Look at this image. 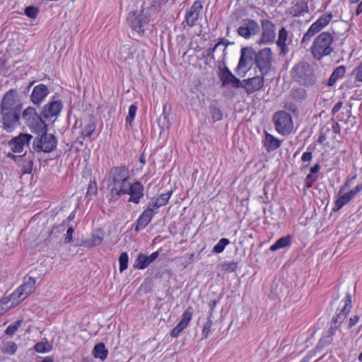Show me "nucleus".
Segmentation results:
<instances>
[{
    "label": "nucleus",
    "mask_w": 362,
    "mask_h": 362,
    "mask_svg": "<svg viewBox=\"0 0 362 362\" xmlns=\"http://www.w3.org/2000/svg\"><path fill=\"white\" fill-rule=\"evenodd\" d=\"M23 118L30 131L40 136L33 141V148L37 151L49 153L57 146V140L52 134H47V125L34 107H27L23 112Z\"/></svg>",
    "instance_id": "1"
},
{
    "label": "nucleus",
    "mask_w": 362,
    "mask_h": 362,
    "mask_svg": "<svg viewBox=\"0 0 362 362\" xmlns=\"http://www.w3.org/2000/svg\"><path fill=\"white\" fill-rule=\"evenodd\" d=\"M36 289V279L32 276H26L23 283L11 294L4 296L0 300V307L4 312L18 305L24 299L35 292Z\"/></svg>",
    "instance_id": "2"
},
{
    "label": "nucleus",
    "mask_w": 362,
    "mask_h": 362,
    "mask_svg": "<svg viewBox=\"0 0 362 362\" xmlns=\"http://www.w3.org/2000/svg\"><path fill=\"white\" fill-rule=\"evenodd\" d=\"M129 178V172L125 166H117L110 170L108 181L112 196H121L127 192Z\"/></svg>",
    "instance_id": "3"
},
{
    "label": "nucleus",
    "mask_w": 362,
    "mask_h": 362,
    "mask_svg": "<svg viewBox=\"0 0 362 362\" xmlns=\"http://www.w3.org/2000/svg\"><path fill=\"white\" fill-rule=\"evenodd\" d=\"M333 42L334 36L331 33L325 31L320 33L314 39L310 47V52L313 58L320 60L324 57L329 55L333 52Z\"/></svg>",
    "instance_id": "4"
},
{
    "label": "nucleus",
    "mask_w": 362,
    "mask_h": 362,
    "mask_svg": "<svg viewBox=\"0 0 362 362\" xmlns=\"http://www.w3.org/2000/svg\"><path fill=\"white\" fill-rule=\"evenodd\" d=\"M291 77L303 86L310 87L316 83L313 68L307 62H300L291 70Z\"/></svg>",
    "instance_id": "5"
},
{
    "label": "nucleus",
    "mask_w": 362,
    "mask_h": 362,
    "mask_svg": "<svg viewBox=\"0 0 362 362\" xmlns=\"http://www.w3.org/2000/svg\"><path fill=\"white\" fill-rule=\"evenodd\" d=\"M332 18L333 15L331 12L321 15L316 21L311 24L308 30L303 35L300 41L301 46L305 47L316 34L319 33L329 24Z\"/></svg>",
    "instance_id": "6"
},
{
    "label": "nucleus",
    "mask_w": 362,
    "mask_h": 362,
    "mask_svg": "<svg viewBox=\"0 0 362 362\" xmlns=\"http://www.w3.org/2000/svg\"><path fill=\"white\" fill-rule=\"evenodd\" d=\"M273 122L277 132L282 135L290 134L293 127L291 116L284 110L275 112L273 115Z\"/></svg>",
    "instance_id": "7"
},
{
    "label": "nucleus",
    "mask_w": 362,
    "mask_h": 362,
    "mask_svg": "<svg viewBox=\"0 0 362 362\" xmlns=\"http://www.w3.org/2000/svg\"><path fill=\"white\" fill-rule=\"evenodd\" d=\"M255 62V50L252 47H243L241 49L240 57L235 68V71L245 74Z\"/></svg>",
    "instance_id": "8"
},
{
    "label": "nucleus",
    "mask_w": 362,
    "mask_h": 362,
    "mask_svg": "<svg viewBox=\"0 0 362 362\" xmlns=\"http://www.w3.org/2000/svg\"><path fill=\"white\" fill-rule=\"evenodd\" d=\"M272 62V52L269 48H264L255 52V63L261 74L265 76L269 71Z\"/></svg>",
    "instance_id": "9"
},
{
    "label": "nucleus",
    "mask_w": 362,
    "mask_h": 362,
    "mask_svg": "<svg viewBox=\"0 0 362 362\" xmlns=\"http://www.w3.org/2000/svg\"><path fill=\"white\" fill-rule=\"evenodd\" d=\"M127 21L134 31L139 35H142L144 33V27L148 23L149 19L143 13L132 12L129 13Z\"/></svg>",
    "instance_id": "10"
},
{
    "label": "nucleus",
    "mask_w": 362,
    "mask_h": 362,
    "mask_svg": "<svg viewBox=\"0 0 362 362\" xmlns=\"http://www.w3.org/2000/svg\"><path fill=\"white\" fill-rule=\"evenodd\" d=\"M33 136L29 134H19L17 136L11 139L8 144L12 151L15 153H21L24 150L25 146H28Z\"/></svg>",
    "instance_id": "11"
},
{
    "label": "nucleus",
    "mask_w": 362,
    "mask_h": 362,
    "mask_svg": "<svg viewBox=\"0 0 362 362\" xmlns=\"http://www.w3.org/2000/svg\"><path fill=\"white\" fill-rule=\"evenodd\" d=\"M3 128L7 132H13L20 124V116L17 111L1 112Z\"/></svg>",
    "instance_id": "12"
},
{
    "label": "nucleus",
    "mask_w": 362,
    "mask_h": 362,
    "mask_svg": "<svg viewBox=\"0 0 362 362\" xmlns=\"http://www.w3.org/2000/svg\"><path fill=\"white\" fill-rule=\"evenodd\" d=\"M259 31V24L254 20L245 19L243 21V25L238 29V33L240 36L248 39L252 35H256Z\"/></svg>",
    "instance_id": "13"
},
{
    "label": "nucleus",
    "mask_w": 362,
    "mask_h": 362,
    "mask_svg": "<svg viewBox=\"0 0 362 362\" xmlns=\"http://www.w3.org/2000/svg\"><path fill=\"white\" fill-rule=\"evenodd\" d=\"M202 9L203 5L201 1L197 0L193 2L190 8L186 12L185 16V22L188 26L193 27L196 25Z\"/></svg>",
    "instance_id": "14"
},
{
    "label": "nucleus",
    "mask_w": 362,
    "mask_h": 362,
    "mask_svg": "<svg viewBox=\"0 0 362 362\" xmlns=\"http://www.w3.org/2000/svg\"><path fill=\"white\" fill-rule=\"evenodd\" d=\"M219 78L223 86H230L233 88H240L242 81L235 77L228 67H224L219 73Z\"/></svg>",
    "instance_id": "15"
},
{
    "label": "nucleus",
    "mask_w": 362,
    "mask_h": 362,
    "mask_svg": "<svg viewBox=\"0 0 362 362\" xmlns=\"http://www.w3.org/2000/svg\"><path fill=\"white\" fill-rule=\"evenodd\" d=\"M264 76H257L250 78L244 79L241 87L245 88L248 94L255 93L261 89L264 86Z\"/></svg>",
    "instance_id": "16"
},
{
    "label": "nucleus",
    "mask_w": 362,
    "mask_h": 362,
    "mask_svg": "<svg viewBox=\"0 0 362 362\" xmlns=\"http://www.w3.org/2000/svg\"><path fill=\"white\" fill-rule=\"evenodd\" d=\"M123 194H129V202L139 204L141 198L144 196V186L139 182L133 184L129 182L127 187V192H124Z\"/></svg>",
    "instance_id": "17"
},
{
    "label": "nucleus",
    "mask_w": 362,
    "mask_h": 362,
    "mask_svg": "<svg viewBox=\"0 0 362 362\" xmlns=\"http://www.w3.org/2000/svg\"><path fill=\"white\" fill-rule=\"evenodd\" d=\"M158 213V211H154L148 205L147 208L141 213L136 221L135 230L139 231L144 229L148 224L151 222L153 217Z\"/></svg>",
    "instance_id": "18"
},
{
    "label": "nucleus",
    "mask_w": 362,
    "mask_h": 362,
    "mask_svg": "<svg viewBox=\"0 0 362 362\" xmlns=\"http://www.w3.org/2000/svg\"><path fill=\"white\" fill-rule=\"evenodd\" d=\"M262 33L261 41L263 43L272 42L276 36L274 24L269 20H267V19L262 20Z\"/></svg>",
    "instance_id": "19"
},
{
    "label": "nucleus",
    "mask_w": 362,
    "mask_h": 362,
    "mask_svg": "<svg viewBox=\"0 0 362 362\" xmlns=\"http://www.w3.org/2000/svg\"><path fill=\"white\" fill-rule=\"evenodd\" d=\"M49 93L48 88L45 84H39L34 87L31 95L30 100L35 105H39L45 100Z\"/></svg>",
    "instance_id": "20"
},
{
    "label": "nucleus",
    "mask_w": 362,
    "mask_h": 362,
    "mask_svg": "<svg viewBox=\"0 0 362 362\" xmlns=\"http://www.w3.org/2000/svg\"><path fill=\"white\" fill-rule=\"evenodd\" d=\"M14 93L13 90H9L4 94L0 105L1 112L16 111L14 109L16 103Z\"/></svg>",
    "instance_id": "21"
},
{
    "label": "nucleus",
    "mask_w": 362,
    "mask_h": 362,
    "mask_svg": "<svg viewBox=\"0 0 362 362\" xmlns=\"http://www.w3.org/2000/svg\"><path fill=\"white\" fill-rule=\"evenodd\" d=\"M172 194L173 191L170 190L166 193L161 194L158 197H153L148 203V205L154 211H158L160 207L167 204Z\"/></svg>",
    "instance_id": "22"
},
{
    "label": "nucleus",
    "mask_w": 362,
    "mask_h": 362,
    "mask_svg": "<svg viewBox=\"0 0 362 362\" xmlns=\"http://www.w3.org/2000/svg\"><path fill=\"white\" fill-rule=\"evenodd\" d=\"M263 143L267 151L272 152L280 147L281 144V140L277 139L267 132H265Z\"/></svg>",
    "instance_id": "23"
},
{
    "label": "nucleus",
    "mask_w": 362,
    "mask_h": 362,
    "mask_svg": "<svg viewBox=\"0 0 362 362\" xmlns=\"http://www.w3.org/2000/svg\"><path fill=\"white\" fill-rule=\"evenodd\" d=\"M351 307V295L349 293L346 294V300H345V304L338 314H337L335 316L333 317L332 322H333L335 324L341 325V322L345 319L346 315L349 312V310Z\"/></svg>",
    "instance_id": "24"
},
{
    "label": "nucleus",
    "mask_w": 362,
    "mask_h": 362,
    "mask_svg": "<svg viewBox=\"0 0 362 362\" xmlns=\"http://www.w3.org/2000/svg\"><path fill=\"white\" fill-rule=\"evenodd\" d=\"M62 109V103L59 100L50 102L44 107V113L47 117L57 116Z\"/></svg>",
    "instance_id": "25"
},
{
    "label": "nucleus",
    "mask_w": 362,
    "mask_h": 362,
    "mask_svg": "<svg viewBox=\"0 0 362 362\" xmlns=\"http://www.w3.org/2000/svg\"><path fill=\"white\" fill-rule=\"evenodd\" d=\"M308 2L305 0L297 1L290 8V13L294 16H303L305 13H308Z\"/></svg>",
    "instance_id": "26"
},
{
    "label": "nucleus",
    "mask_w": 362,
    "mask_h": 362,
    "mask_svg": "<svg viewBox=\"0 0 362 362\" xmlns=\"http://www.w3.org/2000/svg\"><path fill=\"white\" fill-rule=\"evenodd\" d=\"M135 52L136 49L134 47L129 45H124L119 49L118 59L122 62L132 60L134 59Z\"/></svg>",
    "instance_id": "27"
},
{
    "label": "nucleus",
    "mask_w": 362,
    "mask_h": 362,
    "mask_svg": "<svg viewBox=\"0 0 362 362\" xmlns=\"http://www.w3.org/2000/svg\"><path fill=\"white\" fill-rule=\"evenodd\" d=\"M92 354L95 358L104 361L108 355V350L106 349L105 345L103 343H99L94 346Z\"/></svg>",
    "instance_id": "28"
},
{
    "label": "nucleus",
    "mask_w": 362,
    "mask_h": 362,
    "mask_svg": "<svg viewBox=\"0 0 362 362\" xmlns=\"http://www.w3.org/2000/svg\"><path fill=\"white\" fill-rule=\"evenodd\" d=\"M291 244V236L286 235L282 238H280L277 240L275 243L270 246L269 250L272 252L276 251L279 249L286 247Z\"/></svg>",
    "instance_id": "29"
},
{
    "label": "nucleus",
    "mask_w": 362,
    "mask_h": 362,
    "mask_svg": "<svg viewBox=\"0 0 362 362\" xmlns=\"http://www.w3.org/2000/svg\"><path fill=\"white\" fill-rule=\"evenodd\" d=\"M345 67L344 66H339L337 67L333 72L332 73L329 81H328V86H332L335 84L336 81L339 79L342 78L345 74Z\"/></svg>",
    "instance_id": "30"
},
{
    "label": "nucleus",
    "mask_w": 362,
    "mask_h": 362,
    "mask_svg": "<svg viewBox=\"0 0 362 362\" xmlns=\"http://www.w3.org/2000/svg\"><path fill=\"white\" fill-rule=\"evenodd\" d=\"M77 141L81 145L86 146L90 143V125H86L82 129L80 136L77 138Z\"/></svg>",
    "instance_id": "31"
},
{
    "label": "nucleus",
    "mask_w": 362,
    "mask_h": 362,
    "mask_svg": "<svg viewBox=\"0 0 362 362\" xmlns=\"http://www.w3.org/2000/svg\"><path fill=\"white\" fill-rule=\"evenodd\" d=\"M222 44V42H217L213 48L206 50L204 53V58L205 59L206 64L211 63V60H217V57L215 56V52L218 51Z\"/></svg>",
    "instance_id": "32"
},
{
    "label": "nucleus",
    "mask_w": 362,
    "mask_h": 362,
    "mask_svg": "<svg viewBox=\"0 0 362 362\" xmlns=\"http://www.w3.org/2000/svg\"><path fill=\"white\" fill-rule=\"evenodd\" d=\"M351 199V197L349 195V192L344 193L336 199L334 202V207L333 209L334 211H339L344 206L347 204Z\"/></svg>",
    "instance_id": "33"
},
{
    "label": "nucleus",
    "mask_w": 362,
    "mask_h": 362,
    "mask_svg": "<svg viewBox=\"0 0 362 362\" xmlns=\"http://www.w3.org/2000/svg\"><path fill=\"white\" fill-rule=\"evenodd\" d=\"M218 42H222L223 44L221 45L220 53L217 54V62L218 63H224L226 59L227 55V47L230 42L225 39H220Z\"/></svg>",
    "instance_id": "34"
},
{
    "label": "nucleus",
    "mask_w": 362,
    "mask_h": 362,
    "mask_svg": "<svg viewBox=\"0 0 362 362\" xmlns=\"http://www.w3.org/2000/svg\"><path fill=\"white\" fill-rule=\"evenodd\" d=\"M151 264L147 255L139 254L135 260L134 267L139 269H144Z\"/></svg>",
    "instance_id": "35"
},
{
    "label": "nucleus",
    "mask_w": 362,
    "mask_h": 362,
    "mask_svg": "<svg viewBox=\"0 0 362 362\" xmlns=\"http://www.w3.org/2000/svg\"><path fill=\"white\" fill-rule=\"evenodd\" d=\"M288 38V31L284 27L281 28L279 31L278 40L276 44L278 47H279L281 49V52H284L286 47V41Z\"/></svg>",
    "instance_id": "36"
},
{
    "label": "nucleus",
    "mask_w": 362,
    "mask_h": 362,
    "mask_svg": "<svg viewBox=\"0 0 362 362\" xmlns=\"http://www.w3.org/2000/svg\"><path fill=\"white\" fill-rule=\"evenodd\" d=\"M33 349L37 353L45 354L52 350V346L47 341H39L35 344Z\"/></svg>",
    "instance_id": "37"
},
{
    "label": "nucleus",
    "mask_w": 362,
    "mask_h": 362,
    "mask_svg": "<svg viewBox=\"0 0 362 362\" xmlns=\"http://www.w3.org/2000/svg\"><path fill=\"white\" fill-rule=\"evenodd\" d=\"M17 351V345L13 341H7L1 348L4 354L13 355Z\"/></svg>",
    "instance_id": "38"
},
{
    "label": "nucleus",
    "mask_w": 362,
    "mask_h": 362,
    "mask_svg": "<svg viewBox=\"0 0 362 362\" xmlns=\"http://www.w3.org/2000/svg\"><path fill=\"white\" fill-rule=\"evenodd\" d=\"M229 243L230 240L228 239L223 238L214 246L212 252L216 254L221 253Z\"/></svg>",
    "instance_id": "39"
},
{
    "label": "nucleus",
    "mask_w": 362,
    "mask_h": 362,
    "mask_svg": "<svg viewBox=\"0 0 362 362\" xmlns=\"http://www.w3.org/2000/svg\"><path fill=\"white\" fill-rule=\"evenodd\" d=\"M333 335L334 334L329 331L325 332L318 342V346H321L322 348L330 344L332 341Z\"/></svg>",
    "instance_id": "40"
},
{
    "label": "nucleus",
    "mask_w": 362,
    "mask_h": 362,
    "mask_svg": "<svg viewBox=\"0 0 362 362\" xmlns=\"http://www.w3.org/2000/svg\"><path fill=\"white\" fill-rule=\"evenodd\" d=\"M22 322V320H18L13 324L9 325L5 330V334L10 336L15 334L18 328L21 326Z\"/></svg>",
    "instance_id": "41"
},
{
    "label": "nucleus",
    "mask_w": 362,
    "mask_h": 362,
    "mask_svg": "<svg viewBox=\"0 0 362 362\" xmlns=\"http://www.w3.org/2000/svg\"><path fill=\"white\" fill-rule=\"evenodd\" d=\"M129 257L127 252H122L119 257V272H123L128 267Z\"/></svg>",
    "instance_id": "42"
},
{
    "label": "nucleus",
    "mask_w": 362,
    "mask_h": 362,
    "mask_svg": "<svg viewBox=\"0 0 362 362\" xmlns=\"http://www.w3.org/2000/svg\"><path fill=\"white\" fill-rule=\"evenodd\" d=\"M137 107L135 105H131L129 107L128 115L126 118V125H132V123L136 116Z\"/></svg>",
    "instance_id": "43"
},
{
    "label": "nucleus",
    "mask_w": 362,
    "mask_h": 362,
    "mask_svg": "<svg viewBox=\"0 0 362 362\" xmlns=\"http://www.w3.org/2000/svg\"><path fill=\"white\" fill-rule=\"evenodd\" d=\"M104 238V232L101 230L95 231L94 234H92V246L99 245Z\"/></svg>",
    "instance_id": "44"
},
{
    "label": "nucleus",
    "mask_w": 362,
    "mask_h": 362,
    "mask_svg": "<svg viewBox=\"0 0 362 362\" xmlns=\"http://www.w3.org/2000/svg\"><path fill=\"white\" fill-rule=\"evenodd\" d=\"M210 114L214 122L219 121L222 119L223 115L221 110L215 106L209 107Z\"/></svg>",
    "instance_id": "45"
},
{
    "label": "nucleus",
    "mask_w": 362,
    "mask_h": 362,
    "mask_svg": "<svg viewBox=\"0 0 362 362\" xmlns=\"http://www.w3.org/2000/svg\"><path fill=\"white\" fill-rule=\"evenodd\" d=\"M192 314L193 312L192 307H188L182 314V318L180 321L189 325L192 317Z\"/></svg>",
    "instance_id": "46"
},
{
    "label": "nucleus",
    "mask_w": 362,
    "mask_h": 362,
    "mask_svg": "<svg viewBox=\"0 0 362 362\" xmlns=\"http://www.w3.org/2000/svg\"><path fill=\"white\" fill-rule=\"evenodd\" d=\"M238 268V263L235 262H225L222 264V269L227 272H233Z\"/></svg>",
    "instance_id": "47"
},
{
    "label": "nucleus",
    "mask_w": 362,
    "mask_h": 362,
    "mask_svg": "<svg viewBox=\"0 0 362 362\" xmlns=\"http://www.w3.org/2000/svg\"><path fill=\"white\" fill-rule=\"evenodd\" d=\"M212 325V321L210 319V317H208L207 321L204 324L202 334V339H206L211 331V327Z\"/></svg>",
    "instance_id": "48"
},
{
    "label": "nucleus",
    "mask_w": 362,
    "mask_h": 362,
    "mask_svg": "<svg viewBox=\"0 0 362 362\" xmlns=\"http://www.w3.org/2000/svg\"><path fill=\"white\" fill-rule=\"evenodd\" d=\"M39 10L37 7L35 6H28L25 9V14L29 17L30 18L35 19L37 18Z\"/></svg>",
    "instance_id": "49"
},
{
    "label": "nucleus",
    "mask_w": 362,
    "mask_h": 362,
    "mask_svg": "<svg viewBox=\"0 0 362 362\" xmlns=\"http://www.w3.org/2000/svg\"><path fill=\"white\" fill-rule=\"evenodd\" d=\"M315 147L309 146L307 148V151L304 152L301 156V160L303 162H310L313 158V151Z\"/></svg>",
    "instance_id": "50"
},
{
    "label": "nucleus",
    "mask_w": 362,
    "mask_h": 362,
    "mask_svg": "<svg viewBox=\"0 0 362 362\" xmlns=\"http://www.w3.org/2000/svg\"><path fill=\"white\" fill-rule=\"evenodd\" d=\"M292 96L295 100H303L306 98V91L303 88H296L292 91Z\"/></svg>",
    "instance_id": "51"
},
{
    "label": "nucleus",
    "mask_w": 362,
    "mask_h": 362,
    "mask_svg": "<svg viewBox=\"0 0 362 362\" xmlns=\"http://www.w3.org/2000/svg\"><path fill=\"white\" fill-rule=\"evenodd\" d=\"M317 180V176L314 174L309 173L305 177V186L307 187H310L313 183Z\"/></svg>",
    "instance_id": "52"
},
{
    "label": "nucleus",
    "mask_w": 362,
    "mask_h": 362,
    "mask_svg": "<svg viewBox=\"0 0 362 362\" xmlns=\"http://www.w3.org/2000/svg\"><path fill=\"white\" fill-rule=\"evenodd\" d=\"M284 107L293 113H296L298 111L297 106L291 102L285 103Z\"/></svg>",
    "instance_id": "53"
},
{
    "label": "nucleus",
    "mask_w": 362,
    "mask_h": 362,
    "mask_svg": "<svg viewBox=\"0 0 362 362\" xmlns=\"http://www.w3.org/2000/svg\"><path fill=\"white\" fill-rule=\"evenodd\" d=\"M73 233H74V228L72 227H69L67 229L66 233L65 235V238H64V243H71L72 241Z\"/></svg>",
    "instance_id": "54"
},
{
    "label": "nucleus",
    "mask_w": 362,
    "mask_h": 362,
    "mask_svg": "<svg viewBox=\"0 0 362 362\" xmlns=\"http://www.w3.org/2000/svg\"><path fill=\"white\" fill-rule=\"evenodd\" d=\"M362 190V182L361 184L357 185L354 189L350 190L349 192V195L351 197L352 199L354 198V197L361 191Z\"/></svg>",
    "instance_id": "55"
},
{
    "label": "nucleus",
    "mask_w": 362,
    "mask_h": 362,
    "mask_svg": "<svg viewBox=\"0 0 362 362\" xmlns=\"http://www.w3.org/2000/svg\"><path fill=\"white\" fill-rule=\"evenodd\" d=\"M359 319H360V316L358 315H355L354 316L350 317L349 320L348 328L350 329V328L353 327L355 325H356V323L358 322Z\"/></svg>",
    "instance_id": "56"
},
{
    "label": "nucleus",
    "mask_w": 362,
    "mask_h": 362,
    "mask_svg": "<svg viewBox=\"0 0 362 362\" xmlns=\"http://www.w3.org/2000/svg\"><path fill=\"white\" fill-rule=\"evenodd\" d=\"M183 258H186L185 262L183 263L186 267L187 265H188L194 260L195 253L193 252L189 255H186L185 256L183 257Z\"/></svg>",
    "instance_id": "57"
},
{
    "label": "nucleus",
    "mask_w": 362,
    "mask_h": 362,
    "mask_svg": "<svg viewBox=\"0 0 362 362\" xmlns=\"http://www.w3.org/2000/svg\"><path fill=\"white\" fill-rule=\"evenodd\" d=\"M356 79L358 81L362 82V64L356 69Z\"/></svg>",
    "instance_id": "58"
},
{
    "label": "nucleus",
    "mask_w": 362,
    "mask_h": 362,
    "mask_svg": "<svg viewBox=\"0 0 362 362\" xmlns=\"http://www.w3.org/2000/svg\"><path fill=\"white\" fill-rule=\"evenodd\" d=\"M342 105H343V103L341 101H339L338 103H337L334 105V106L332 107V112L333 114H336L337 112H339L340 110V109L342 107Z\"/></svg>",
    "instance_id": "59"
},
{
    "label": "nucleus",
    "mask_w": 362,
    "mask_h": 362,
    "mask_svg": "<svg viewBox=\"0 0 362 362\" xmlns=\"http://www.w3.org/2000/svg\"><path fill=\"white\" fill-rule=\"evenodd\" d=\"M340 326L337 324L334 323L333 322H331V325L329 329L327 330L332 334H334L336 333V331L339 329Z\"/></svg>",
    "instance_id": "60"
},
{
    "label": "nucleus",
    "mask_w": 362,
    "mask_h": 362,
    "mask_svg": "<svg viewBox=\"0 0 362 362\" xmlns=\"http://www.w3.org/2000/svg\"><path fill=\"white\" fill-rule=\"evenodd\" d=\"M181 332H181V330H180V329H178V327L175 326V327L172 329V331H171V332H170V336H171L172 337H173V338H176V337H177L179 336V334H180Z\"/></svg>",
    "instance_id": "61"
},
{
    "label": "nucleus",
    "mask_w": 362,
    "mask_h": 362,
    "mask_svg": "<svg viewBox=\"0 0 362 362\" xmlns=\"http://www.w3.org/2000/svg\"><path fill=\"white\" fill-rule=\"evenodd\" d=\"M158 255H159L158 251H156V252H153V253H151V255L148 256L150 262L151 263L154 260H156L158 258Z\"/></svg>",
    "instance_id": "62"
},
{
    "label": "nucleus",
    "mask_w": 362,
    "mask_h": 362,
    "mask_svg": "<svg viewBox=\"0 0 362 362\" xmlns=\"http://www.w3.org/2000/svg\"><path fill=\"white\" fill-rule=\"evenodd\" d=\"M158 255H159L158 251H156V252H153V253H151V255L148 256L150 262L151 263L154 260H156L158 258Z\"/></svg>",
    "instance_id": "63"
},
{
    "label": "nucleus",
    "mask_w": 362,
    "mask_h": 362,
    "mask_svg": "<svg viewBox=\"0 0 362 362\" xmlns=\"http://www.w3.org/2000/svg\"><path fill=\"white\" fill-rule=\"evenodd\" d=\"M320 169V164H315L313 167H312L310 168V173L315 175V174H316L317 173L319 172Z\"/></svg>",
    "instance_id": "64"
}]
</instances>
